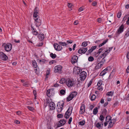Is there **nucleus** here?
<instances>
[{"mask_svg":"<svg viewBox=\"0 0 129 129\" xmlns=\"http://www.w3.org/2000/svg\"><path fill=\"white\" fill-rule=\"evenodd\" d=\"M67 44L65 42H59L58 44L55 43L54 44V46L55 50L57 51H59L61 50L62 48L61 46H66Z\"/></svg>","mask_w":129,"mask_h":129,"instance_id":"nucleus-1","label":"nucleus"},{"mask_svg":"<svg viewBox=\"0 0 129 129\" xmlns=\"http://www.w3.org/2000/svg\"><path fill=\"white\" fill-rule=\"evenodd\" d=\"M2 46H4L5 50L7 52L10 51L12 49V45L10 43H8L6 44L4 43L3 44Z\"/></svg>","mask_w":129,"mask_h":129,"instance_id":"nucleus-2","label":"nucleus"},{"mask_svg":"<svg viewBox=\"0 0 129 129\" xmlns=\"http://www.w3.org/2000/svg\"><path fill=\"white\" fill-rule=\"evenodd\" d=\"M77 92L76 91L72 92L67 98V101L69 102L72 100L74 97L76 96L77 95Z\"/></svg>","mask_w":129,"mask_h":129,"instance_id":"nucleus-3","label":"nucleus"},{"mask_svg":"<svg viewBox=\"0 0 129 129\" xmlns=\"http://www.w3.org/2000/svg\"><path fill=\"white\" fill-rule=\"evenodd\" d=\"M97 62L100 63L101 66H103L105 61V60L101 56H99L97 58Z\"/></svg>","mask_w":129,"mask_h":129,"instance_id":"nucleus-4","label":"nucleus"},{"mask_svg":"<svg viewBox=\"0 0 129 129\" xmlns=\"http://www.w3.org/2000/svg\"><path fill=\"white\" fill-rule=\"evenodd\" d=\"M34 19L35 21V24L37 27H39L41 24V20L39 17L34 18Z\"/></svg>","mask_w":129,"mask_h":129,"instance_id":"nucleus-5","label":"nucleus"},{"mask_svg":"<svg viewBox=\"0 0 129 129\" xmlns=\"http://www.w3.org/2000/svg\"><path fill=\"white\" fill-rule=\"evenodd\" d=\"M111 70V68L110 67H108L105 69L103 70L100 73V75L102 76L105 75L106 73L109 72Z\"/></svg>","mask_w":129,"mask_h":129,"instance_id":"nucleus-6","label":"nucleus"},{"mask_svg":"<svg viewBox=\"0 0 129 129\" xmlns=\"http://www.w3.org/2000/svg\"><path fill=\"white\" fill-rule=\"evenodd\" d=\"M66 84L68 87H72L74 85V82L70 79H69L66 80Z\"/></svg>","mask_w":129,"mask_h":129,"instance_id":"nucleus-7","label":"nucleus"},{"mask_svg":"<svg viewBox=\"0 0 129 129\" xmlns=\"http://www.w3.org/2000/svg\"><path fill=\"white\" fill-rule=\"evenodd\" d=\"M86 77V72L83 71L81 72L80 74V77L81 81L84 80Z\"/></svg>","mask_w":129,"mask_h":129,"instance_id":"nucleus-8","label":"nucleus"},{"mask_svg":"<svg viewBox=\"0 0 129 129\" xmlns=\"http://www.w3.org/2000/svg\"><path fill=\"white\" fill-rule=\"evenodd\" d=\"M8 57L6 55L2 52H0V59L4 61L7 60Z\"/></svg>","mask_w":129,"mask_h":129,"instance_id":"nucleus-9","label":"nucleus"},{"mask_svg":"<svg viewBox=\"0 0 129 129\" xmlns=\"http://www.w3.org/2000/svg\"><path fill=\"white\" fill-rule=\"evenodd\" d=\"M46 94L48 96L51 97L54 94V89L52 88L48 89L47 91Z\"/></svg>","mask_w":129,"mask_h":129,"instance_id":"nucleus-10","label":"nucleus"},{"mask_svg":"<svg viewBox=\"0 0 129 129\" xmlns=\"http://www.w3.org/2000/svg\"><path fill=\"white\" fill-rule=\"evenodd\" d=\"M62 68V67L61 66L58 65L55 66L54 68L55 72H58L59 73H61Z\"/></svg>","mask_w":129,"mask_h":129,"instance_id":"nucleus-11","label":"nucleus"},{"mask_svg":"<svg viewBox=\"0 0 129 129\" xmlns=\"http://www.w3.org/2000/svg\"><path fill=\"white\" fill-rule=\"evenodd\" d=\"M59 123L57 124V127L64 125L66 123V121L64 119L61 120L59 121Z\"/></svg>","mask_w":129,"mask_h":129,"instance_id":"nucleus-12","label":"nucleus"},{"mask_svg":"<svg viewBox=\"0 0 129 129\" xmlns=\"http://www.w3.org/2000/svg\"><path fill=\"white\" fill-rule=\"evenodd\" d=\"M48 107L50 110H53L55 109V105L53 102H50L48 105Z\"/></svg>","mask_w":129,"mask_h":129,"instance_id":"nucleus-13","label":"nucleus"},{"mask_svg":"<svg viewBox=\"0 0 129 129\" xmlns=\"http://www.w3.org/2000/svg\"><path fill=\"white\" fill-rule=\"evenodd\" d=\"M85 105L84 104H81L80 111V114H83L85 112Z\"/></svg>","mask_w":129,"mask_h":129,"instance_id":"nucleus-14","label":"nucleus"},{"mask_svg":"<svg viewBox=\"0 0 129 129\" xmlns=\"http://www.w3.org/2000/svg\"><path fill=\"white\" fill-rule=\"evenodd\" d=\"M31 29L32 31V33L33 35L37 36L39 34L38 32L37 31L35 28H34L31 25Z\"/></svg>","mask_w":129,"mask_h":129,"instance_id":"nucleus-15","label":"nucleus"},{"mask_svg":"<svg viewBox=\"0 0 129 129\" xmlns=\"http://www.w3.org/2000/svg\"><path fill=\"white\" fill-rule=\"evenodd\" d=\"M38 11V9L37 8H35L33 16L34 18L39 17V16Z\"/></svg>","mask_w":129,"mask_h":129,"instance_id":"nucleus-16","label":"nucleus"},{"mask_svg":"<svg viewBox=\"0 0 129 129\" xmlns=\"http://www.w3.org/2000/svg\"><path fill=\"white\" fill-rule=\"evenodd\" d=\"M78 58L76 55L73 56L71 58L72 63L73 64L77 62Z\"/></svg>","mask_w":129,"mask_h":129,"instance_id":"nucleus-17","label":"nucleus"},{"mask_svg":"<svg viewBox=\"0 0 129 129\" xmlns=\"http://www.w3.org/2000/svg\"><path fill=\"white\" fill-rule=\"evenodd\" d=\"M87 50V48H81L78 51V52L79 54H84L86 52Z\"/></svg>","mask_w":129,"mask_h":129,"instance_id":"nucleus-18","label":"nucleus"},{"mask_svg":"<svg viewBox=\"0 0 129 129\" xmlns=\"http://www.w3.org/2000/svg\"><path fill=\"white\" fill-rule=\"evenodd\" d=\"M102 84V81L100 80L98 81L97 83V85L98 86L97 89H98L101 90H103V87L101 86Z\"/></svg>","mask_w":129,"mask_h":129,"instance_id":"nucleus-19","label":"nucleus"},{"mask_svg":"<svg viewBox=\"0 0 129 129\" xmlns=\"http://www.w3.org/2000/svg\"><path fill=\"white\" fill-rule=\"evenodd\" d=\"M80 71V69L79 68L77 67L74 68L73 72L75 74H79Z\"/></svg>","mask_w":129,"mask_h":129,"instance_id":"nucleus-20","label":"nucleus"},{"mask_svg":"<svg viewBox=\"0 0 129 129\" xmlns=\"http://www.w3.org/2000/svg\"><path fill=\"white\" fill-rule=\"evenodd\" d=\"M124 28V26L123 24L120 26L117 30L118 34H120L123 31Z\"/></svg>","mask_w":129,"mask_h":129,"instance_id":"nucleus-21","label":"nucleus"},{"mask_svg":"<svg viewBox=\"0 0 129 129\" xmlns=\"http://www.w3.org/2000/svg\"><path fill=\"white\" fill-rule=\"evenodd\" d=\"M62 108L60 106V105H57V110L58 113L62 111Z\"/></svg>","mask_w":129,"mask_h":129,"instance_id":"nucleus-22","label":"nucleus"},{"mask_svg":"<svg viewBox=\"0 0 129 129\" xmlns=\"http://www.w3.org/2000/svg\"><path fill=\"white\" fill-rule=\"evenodd\" d=\"M73 108L72 107H70L66 113H68L69 115H71L72 112Z\"/></svg>","mask_w":129,"mask_h":129,"instance_id":"nucleus-23","label":"nucleus"},{"mask_svg":"<svg viewBox=\"0 0 129 129\" xmlns=\"http://www.w3.org/2000/svg\"><path fill=\"white\" fill-rule=\"evenodd\" d=\"M103 124L102 122L100 124L99 122L97 123L96 125V126L99 129H100L103 126Z\"/></svg>","mask_w":129,"mask_h":129,"instance_id":"nucleus-24","label":"nucleus"},{"mask_svg":"<svg viewBox=\"0 0 129 129\" xmlns=\"http://www.w3.org/2000/svg\"><path fill=\"white\" fill-rule=\"evenodd\" d=\"M38 38L40 40H42L44 38V36L43 34H39L38 36Z\"/></svg>","mask_w":129,"mask_h":129,"instance_id":"nucleus-25","label":"nucleus"},{"mask_svg":"<svg viewBox=\"0 0 129 129\" xmlns=\"http://www.w3.org/2000/svg\"><path fill=\"white\" fill-rule=\"evenodd\" d=\"M66 80H65V79L64 78H62L59 81V83L61 84H62L65 83H66Z\"/></svg>","mask_w":129,"mask_h":129,"instance_id":"nucleus-26","label":"nucleus"},{"mask_svg":"<svg viewBox=\"0 0 129 129\" xmlns=\"http://www.w3.org/2000/svg\"><path fill=\"white\" fill-rule=\"evenodd\" d=\"M111 118L110 116H108L106 118V122H109L110 120H111Z\"/></svg>","mask_w":129,"mask_h":129,"instance_id":"nucleus-27","label":"nucleus"},{"mask_svg":"<svg viewBox=\"0 0 129 129\" xmlns=\"http://www.w3.org/2000/svg\"><path fill=\"white\" fill-rule=\"evenodd\" d=\"M98 109L97 107H95L93 109V114L94 115H96L98 112Z\"/></svg>","mask_w":129,"mask_h":129,"instance_id":"nucleus-28","label":"nucleus"},{"mask_svg":"<svg viewBox=\"0 0 129 129\" xmlns=\"http://www.w3.org/2000/svg\"><path fill=\"white\" fill-rule=\"evenodd\" d=\"M50 70H47L46 72V77L45 78V80H46L48 78V75L50 74Z\"/></svg>","mask_w":129,"mask_h":129,"instance_id":"nucleus-29","label":"nucleus"},{"mask_svg":"<svg viewBox=\"0 0 129 129\" xmlns=\"http://www.w3.org/2000/svg\"><path fill=\"white\" fill-rule=\"evenodd\" d=\"M115 70L113 69L112 71L109 76V78H110V77L111 76L112 77H113V75L115 74Z\"/></svg>","mask_w":129,"mask_h":129,"instance_id":"nucleus-30","label":"nucleus"},{"mask_svg":"<svg viewBox=\"0 0 129 129\" xmlns=\"http://www.w3.org/2000/svg\"><path fill=\"white\" fill-rule=\"evenodd\" d=\"M88 42H87L86 41H84L83 42L82 44V46L84 47H85L87 46L88 45Z\"/></svg>","mask_w":129,"mask_h":129,"instance_id":"nucleus-31","label":"nucleus"},{"mask_svg":"<svg viewBox=\"0 0 129 129\" xmlns=\"http://www.w3.org/2000/svg\"><path fill=\"white\" fill-rule=\"evenodd\" d=\"M103 66H101L100 64L98 63L95 67V69L96 70L102 67Z\"/></svg>","mask_w":129,"mask_h":129,"instance_id":"nucleus-32","label":"nucleus"},{"mask_svg":"<svg viewBox=\"0 0 129 129\" xmlns=\"http://www.w3.org/2000/svg\"><path fill=\"white\" fill-rule=\"evenodd\" d=\"M114 125V124H113V123L112 122L110 121L109 124L108 128H111Z\"/></svg>","mask_w":129,"mask_h":129,"instance_id":"nucleus-33","label":"nucleus"},{"mask_svg":"<svg viewBox=\"0 0 129 129\" xmlns=\"http://www.w3.org/2000/svg\"><path fill=\"white\" fill-rule=\"evenodd\" d=\"M50 56L53 59L55 58L56 57V55L55 54H53L52 53L50 54Z\"/></svg>","mask_w":129,"mask_h":129,"instance_id":"nucleus-34","label":"nucleus"},{"mask_svg":"<svg viewBox=\"0 0 129 129\" xmlns=\"http://www.w3.org/2000/svg\"><path fill=\"white\" fill-rule=\"evenodd\" d=\"M96 98V96L95 95L92 94L90 97V99L91 101H93L95 100Z\"/></svg>","mask_w":129,"mask_h":129,"instance_id":"nucleus-35","label":"nucleus"},{"mask_svg":"<svg viewBox=\"0 0 129 129\" xmlns=\"http://www.w3.org/2000/svg\"><path fill=\"white\" fill-rule=\"evenodd\" d=\"M113 94V92L112 91H110L107 93L106 95L109 96H112Z\"/></svg>","mask_w":129,"mask_h":129,"instance_id":"nucleus-36","label":"nucleus"},{"mask_svg":"<svg viewBox=\"0 0 129 129\" xmlns=\"http://www.w3.org/2000/svg\"><path fill=\"white\" fill-rule=\"evenodd\" d=\"M107 54L105 53L104 51L102 52V54L101 56L104 59V58L106 56Z\"/></svg>","mask_w":129,"mask_h":129,"instance_id":"nucleus-37","label":"nucleus"},{"mask_svg":"<svg viewBox=\"0 0 129 129\" xmlns=\"http://www.w3.org/2000/svg\"><path fill=\"white\" fill-rule=\"evenodd\" d=\"M93 57L92 56H90L88 58V60L90 61H92L94 60Z\"/></svg>","mask_w":129,"mask_h":129,"instance_id":"nucleus-38","label":"nucleus"},{"mask_svg":"<svg viewBox=\"0 0 129 129\" xmlns=\"http://www.w3.org/2000/svg\"><path fill=\"white\" fill-rule=\"evenodd\" d=\"M33 65L34 66V67L35 68H37V67L38 66L37 65V62L35 61H33Z\"/></svg>","mask_w":129,"mask_h":129,"instance_id":"nucleus-39","label":"nucleus"},{"mask_svg":"<svg viewBox=\"0 0 129 129\" xmlns=\"http://www.w3.org/2000/svg\"><path fill=\"white\" fill-rule=\"evenodd\" d=\"M65 92V90L64 89H61L60 91V93L62 95H64Z\"/></svg>","mask_w":129,"mask_h":129,"instance_id":"nucleus-40","label":"nucleus"},{"mask_svg":"<svg viewBox=\"0 0 129 129\" xmlns=\"http://www.w3.org/2000/svg\"><path fill=\"white\" fill-rule=\"evenodd\" d=\"M104 117L103 115H101L99 117V119L103 122L102 121L104 119Z\"/></svg>","mask_w":129,"mask_h":129,"instance_id":"nucleus-41","label":"nucleus"},{"mask_svg":"<svg viewBox=\"0 0 129 129\" xmlns=\"http://www.w3.org/2000/svg\"><path fill=\"white\" fill-rule=\"evenodd\" d=\"M107 112V110L106 109H104L102 112V114L103 115H106Z\"/></svg>","mask_w":129,"mask_h":129,"instance_id":"nucleus-42","label":"nucleus"},{"mask_svg":"<svg viewBox=\"0 0 129 129\" xmlns=\"http://www.w3.org/2000/svg\"><path fill=\"white\" fill-rule=\"evenodd\" d=\"M85 122L84 121H80L79 122V124L81 125H84L85 124Z\"/></svg>","mask_w":129,"mask_h":129,"instance_id":"nucleus-43","label":"nucleus"},{"mask_svg":"<svg viewBox=\"0 0 129 129\" xmlns=\"http://www.w3.org/2000/svg\"><path fill=\"white\" fill-rule=\"evenodd\" d=\"M70 115H69V114L68 113H66L64 115V117L66 119H67L69 118Z\"/></svg>","mask_w":129,"mask_h":129,"instance_id":"nucleus-44","label":"nucleus"},{"mask_svg":"<svg viewBox=\"0 0 129 129\" xmlns=\"http://www.w3.org/2000/svg\"><path fill=\"white\" fill-rule=\"evenodd\" d=\"M57 117L58 118H62L63 117V115L62 114H58L57 116Z\"/></svg>","mask_w":129,"mask_h":129,"instance_id":"nucleus-45","label":"nucleus"},{"mask_svg":"<svg viewBox=\"0 0 129 129\" xmlns=\"http://www.w3.org/2000/svg\"><path fill=\"white\" fill-rule=\"evenodd\" d=\"M27 108L28 109L31 111H33L34 109V108L32 107L27 106Z\"/></svg>","mask_w":129,"mask_h":129,"instance_id":"nucleus-46","label":"nucleus"},{"mask_svg":"<svg viewBox=\"0 0 129 129\" xmlns=\"http://www.w3.org/2000/svg\"><path fill=\"white\" fill-rule=\"evenodd\" d=\"M39 69L37 67V68H34V70L35 71V72L37 74L39 72Z\"/></svg>","mask_w":129,"mask_h":129,"instance_id":"nucleus-47","label":"nucleus"},{"mask_svg":"<svg viewBox=\"0 0 129 129\" xmlns=\"http://www.w3.org/2000/svg\"><path fill=\"white\" fill-rule=\"evenodd\" d=\"M129 36V31L128 30H127L126 33L125 34V38Z\"/></svg>","mask_w":129,"mask_h":129,"instance_id":"nucleus-48","label":"nucleus"},{"mask_svg":"<svg viewBox=\"0 0 129 129\" xmlns=\"http://www.w3.org/2000/svg\"><path fill=\"white\" fill-rule=\"evenodd\" d=\"M29 85V83L27 82L24 83L23 84V85L26 87H28Z\"/></svg>","mask_w":129,"mask_h":129,"instance_id":"nucleus-49","label":"nucleus"},{"mask_svg":"<svg viewBox=\"0 0 129 129\" xmlns=\"http://www.w3.org/2000/svg\"><path fill=\"white\" fill-rule=\"evenodd\" d=\"M116 119H111V122H112L113 123V124H114L115 122H116Z\"/></svg>","mask_w":129,"mask_h":129,"instance_id":"nucleus-50","label":"nucleus"},{"mask_svg":"<svg viewBox=\"0 0 129 129\" xmlns=\"http://www.w3.org/2000/svg\"><path fill=\"white\" fill-rule=\"evenodd\" d=\"M92 51H93L92 50V49H90L89 50H88V51L87 52V54L88 55Z\"/></svg>","mask_w":129,"mask_h":129,"instance_id":"nucleus-51","label":"nucleus"},{"mask_svg":"<svg viewBox=\"0 0 129 129\" xmlns=\"http://www.w3.org/2000/svg\"><path fill=\"white\" fill-rule=\"evenodd\" d=\"M92 80H91L90 81H89V82L88 83V87H89L90 85H91V84H92Z\"/></svg>","mask_w":129,"mask_h":129,"instance_id":"nucleus-52","label":"nucleus"},{"mask_svg":"<svg viewBox=\"0 0 129 129\" xmlns=\"http://www.w3.org/2000/svg\"><path fill=\"white\" fill-rule=\"evenodd\" d=\"M72 117H70L69 119L68 123L69 124H70L72 121Z\"/></svg>","mask_w":129,"mask_h":129,"instance_id":"nucleus-53","label":"nucleus"},{"mask_svg":"<svg viewBox=\"0 0 129 129\" xmlns=\"http://www.w3.org/2000/svg\"><path fill=\"white\" fill-rule=\"evenodd\" d=\"M33 93L35 95V98H36V95L37 94V91L36 90H34L33 91Z\"/></svg>","mask_w":129,"mask_h":129,"instance_id":"nucleus-54","label":"nucleus"},{"mask_svg":"<svg viewBox=\"0 0 129 129\" xmlns=\"http://www.w3.org/2000/svg\"><path fill=\"white\" fill-rule=\"evenodd\" d=\"M103 49L102 48H100L98 52V53L100 54L103 51Z\"/></svg>","mask_w":129,"mask_h":129,"instance_id":"nucleus-55","label":"nucleus"},{"mask_svg":"<svg viewBox=\"0 0 129 129\" xmlns=\"http://www.w3.org/2000/svg\"><path fill=\"white\" fill-rule=\"evenodd\" d=\"M121 15V12L118 13L117 15V17L118 18H120V17Z\"/></svg>","mask_w":129,"mask_h":129,"instance_id":"nucleus-56","label":"nucleus"},{"mask_svg":"<svg viewBox=\"0 0 129 129\" xmlns=\"http://www.w3.org/2000/svg\"><path fill=\"white\" fill-rule=\"evenodd\" d=\"M96 47H97V46H92L91 47V49L93 51V50H94L96 48Z\"/></svg>","mask_w":129,"mask_h":129,"instance_id":"nucleus-57","label":"nucleus"},{"mask_svg":"<svg viewBox=\"0 0 129 129\" xmlns=\"http://www.w3.org/2000/svg\"><path fill=\"white\" fill-rule=\"evenodd\" d=\"M97 3L96 2H94L92 3V5L93 6H95L97 5Z\"/></svg>","mask_w":129,"mask_h":129,"instance_id":"nucleus-58","label":"nucleus"},{"mask_svg":"<svg viewBox=\"0 0 129 129\" xmlns=\"http://www.w3.org/2000/svg\"><path fill=\"white\" fill-rule=\"evenodd\" d=\"M104 52L106 53H107V54L109 53L110 52V51L109 50V49H107L106 50H105L104 51Z\"/></svg>","mask_w":129,"mask_h":129,"instance_id":"nucleus-59","label":"nucleus"},{"mask_svg":"<svg viewBox=\"0 0 129 129\" xmlns=\"http://www.w3.org/2000/svg\"><path fill=\"white\" fill-rule=\"evenodd\" d=\"M108 41V40L107 39L106 40L104 41L102 43L103 45H104V44H106Z\"/></svg>","mask_w":129,"mask_h":129,"instance_id":"nucleus-60","label":"nucleus"},{"mask_svg":"<svg viewBox=\"0 0 129 129\" xmlns=\"http://www.w3.org/2000/svg\"><path fill=\"white\" fill-rule=\"evenodd\" d=\"M125 8L128 9L129 8V4H127L125 6Z\"/></svg>","mask_w":129,"mask_h":129,"instance_id":"nucleus-61","label":"nucleus"},{"mask_svg":"<svg viewBox=\"0 0 129 129\" xmlns=\"http://www.w3.org/2000/svg\"><path fill=\"white\" fill-rule=\"evenodd\" d=\"M126 72L127 73H129V66H128L126 70Z\"/></svg>","mask_w":129,"mask_h":129,"instance_id":"nucleus-62","label":"nucleus"},{"mask_svg":"<svg viewBox=\"0 0 129 129\" xmlns=\"http://www.w3.org/2000/svg\"><path fill=\"white\" fill-rule=\"evenodd\" d=\"M78 23V21H75L74 23V25H77Z\"/></svg>","mask_w":129,"mask_h":129,"instance_id":"nucleus-63","label":"nucleus"},{"mask_svg":"<svg viewBox=\"0 0 129 129\" xmlns=\"http://www.w3.org/2000/svg\"><path fill=\"white\" fill-rule=\"evenodd\" d=\"M127 20L126 21V23L127 25L129 24V17H128L127 19Z\"/></svg>","mask_w":129,"mask_h":129,"instance_id":"nucleus-64","label":"nucleus"}]
</instances>
